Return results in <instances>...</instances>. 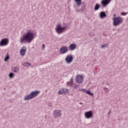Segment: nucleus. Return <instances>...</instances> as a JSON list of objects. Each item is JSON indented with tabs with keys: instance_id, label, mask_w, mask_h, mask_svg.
Returning <instances> with one entry per match:
<instances>
[{
	"instance_id": "nucleus-1",
	"label": "nucleus",
	"mask_w": 128,
	"mask_h": 128,
	"mask_svg": "<svg viewBox=\"0 0 128 128\" xmlns=\"http://www.w3.org/2000/svg\"><path fill=\"white\" fill-rule=\"evenodd\" d=\"M34 34L32 30H29L26 34H23L20 38V42L21 44H26V42L30 44L34 40Z\"/></svg>"
},
{
	"instance_id": "nucleus-2",
	"label": "nucleus",
	"mask_w": 128,
	"mask_h": 128,
	"mask_svg": "<svg viewBox=\"0 0 128 128\" xmlns=\"http://www.w3.org/2000/svg\"><path fill=\"white\" fill-rule=\"evenodd\" d=\"M113 20V24L114 26H120V24H122L124 22V20H122V18L120 16L114 17Z\"/></svg>"
},
{
	"instance_id": "nucleus-3",
	"label": "nucleus",
	"mask_w": 128,
	"mask_h": 128,
	"mask_svg": "<svg viewBox=\"0 0 128 128\" xmlns=\"http://www.w3.org/2000/svg\"><path fill=\"white\" fill-rule=\"evenodd\" d=\"M66 28V26L62 27L60 25L58 24L55 30L57 34H60L64 32Z\"/></svg>"
},
{
	"instance_id": "nucleus-4",
	"label": "nucleus",
	"mask_w": 128,
	"mask_h": 128,
	"mask_svg": "<svg viewBox=\"0 0 128 128\" xmlns=\"http://www.w3.org/2000/svg\"><path fill=\"white\" fill-rule=\"evenodd\" d=\"M74 60V56L72 54L67 55L65 58V60L66 64H70Z\"/></svg>"
},
{
	"instance_id": "nucleus-5",
	"label": "nucleus",
	"mask_w": 128,
	"mask_h": 128,
	"mask_svg": "<svg viewBox=\"0 0 128 128\" xmlns=\"http://www.w3.org/2000/svg\"><path fill=\"white\" fill-rule=\"evenodd\" d=\"M8 44V38H4L0 42V46H6Z\"/></svg>"
},
{
	"instance_id": "nucleus-6",
	"label": "nucleus",
	"mask_w": 128,
	"mask_h": 128,
	"mask_svg": "<svg viewBox=\"0 0 128 128\" xmlns=\"http://www.w3.org/2000/svg\"><path fill=\"white\" fill-rule=\"evenodd\" d=\"M53 114L54 118H60L62 116V111L60 110H55L53 112Z\"/></svg>"
},
{
	"instance_id": "nucleus-7",
	"label": "nucleus",
	"mask_w": 128,
	"mask_h": 128,
	"mask_svg": "<svg viewBox=\"0 0 128 128\" xmlns=\"http://www.w3.org/2000/svg\"><path fill=\"white\" fill-rule=\"evenodd\" d=\"M84 116L86 118H92V116H94V113H92V111L90 110L86 112L84 114Z\"/></svg>"
},
{
	"instance_id": "nucleus-8",
	"label": "nucleus",
	"mask_w": 128,
	"mask_h": 128,
	"mask_svg": "<svg viewBox=\"0 0 128 128\" xmlns=\"http://www.w3.org/2000/svg\"><path fill=\"white\" fill-rule=\"evenodd\" d=\"M76 80L77 84H82L84 82V76L82 75H78L76 78Z\"/></svg>"
},
{
	"instance_id": "nucleus-9",
	"label": "nucleus",
	"mask_w": 128,
	"mask_h": 128,
	"mask_svg": "<svg viewBox=\"0 0 128 128\" xmlns=\"http://www.w3.org/2000/svg\"><path fill=\"white\" fill-rule=\"evenodd\" d=\"M68 47L66 46H62L60 50V54H66V52H68Z\"/></svg>"
},
{
	"instance_id": "nucleus-10",
	"label": "nucleus",
	"mask_w": 128,
	"mask_h": 128,
	"mask_svg": "<svg viewBox=\"0 0 128 128\" xmlns=\"http://www.w3.org/2000/svg\"><path fill=\"white\" fill-rule=\"evenodd\" d=\"M30 94L32 98H36V96H38L39 94H40V91H39V90L32 91L30 92Z\"/></svg>"
},
{
	"instance_id": "nucleus-11",
	"label": "nucleus",
	"mask_w": 128,
	"mask_h": 128,
	"mask_svg": "<svg viewBox=\"0 0 128 128\" xmlns=\"http://www.w3.org/2000/svg\"><path fill=\"white\" fill-rule=\"evenodd\" d=\"M112 2V0H102L101 2V4L103 8H106V6Z\"/></svg>"
},
{
	"instance_id": "nucleus-12",
	"label": "nucleus",
	"mask_w": 128,
	"mask_h": 128,
	"mask_svg": "<svg viewBox=\"0 0 128 128\" xmlns=\"http://www.w3.org/2000/svg\"><path fill=\"white\" fill-rule=\"evenodd\" d=\"M68 89L62 88L58 92V94H68Z\"/></svg>"
},
{
	"instance_id": "nucleus-13",
	"label": "nucleus",
	"mask_w": 128,
	"mask_h": 128,
	"mask_svg": "<svg viewBox=\"0 0 128 128\" xmlns=\"http://www.w3.org/2000/svg\"><path fill=\"white\" fill-rule=\"evenodd\" d=\"M32 96L30 93L28 95L25 96L24 98V100H32Z\"/></svg>"
},
{
	"instance_id": "nucleus-14",
	"label": "nucleus",
	"mask_w": 128,
	"mask_h": 128,
	"mask_svg": "<svg viewBox=\"0 0 128 128\" xmlns=\"http://www.w3.org/2000/svg\"><path fill=\"white\" fill-rule=\"evenodd\" d=\"M26 47L24 46L20 51V54L21 56H24V54H26Z\"/></svg>"
},
{
	"instance_id": "nucleus-15",
	"label": "nucleus",
	"mask_w": 128,
	"mask_h": 128,
	"mask_svg": "<svg viewBox=\"0 0 128 128\" xmlns=\"http://www.w3.org/2000/svg\"><path fill=\"white\" fill-rule=\"evenodd\" d=\"M82 92H86L88 94H89V96H94V93H92V92H90V90H86V89L82 88Z\"/></svg>"
},
{
	"instance_id": "nucleus-16",
	"label": "nucleus",
	"mask_w": 128,
	"mask_h": 128,
	"mask_svg": "<svg viewBox=\"0 0 128 128\" xmlns=\"http://www.w3.org/2000/svg\"><path fill=\"white\" fill-rule=\"evenodd\" d=\"M69 48L70 50H74L76 48V44H70Z\"/></svg>"
},
{
	"instance_id": "nucleus-17",
	"label": "nucleus",
	"mask_w": 128,
	"mask_h": 128,
	"mask_svg": "<svg viewBox=\"0 0 128 128\" xmlns=\"http://www.w3.org/2000/svg\"><path fill=\"white\" fill-rule=\"evenodd\" d=\"M100 18H106V14L104 12H101L100 14Z\"/></svg>"
},
{
	"instance_id": "nucleus-18",
	"label": "nucleus",
	"mask_w": 128,
	"mask_h": 128,
	"mask_svg": "<svg viewBox=\"0 0 128 128\" xmlns=\"http://www.w3.org/2000/svg\"><path fill=\"white\" fill-rule=\"evenodd\" d=\"M75 2H76V4L78 6H82V0H75Z\"/></svg>"
},
{
	"instance_id": "nucleus-19",
	"label": "nucleus",
	"mask_w": 128,
	"mask_h": 128,
	"mask_svg": "<svg viewBox=\"0 0 128 128\" xmlns=\"http://www.w3.org/2000/svg\"><path fill=\"white\" fill-rule=\"evenodd\" d=\"M100 5L96 4L94 8V10H98L100 9Z\"/></svg>"
},
{
	"instance_id": "nucleus-20",
	"label": "nucleus",
	"mask_w": 128,
	"mask_h": 128,
	"mask_svg": "<svg viewBox=\"0 0 128 128\" xmlns=\"http://www.w3.org/2000/svg\"><path fill=\"white\" fill-rule=\"evenodd\" d=\"M73 82H72V79H71V80H70V82H67V86H72V84H73Z\"/></svg>"
},
{
	"instance_id": "nucleus-21",
	"label": "nucleus",
	"mask_w": 128,
	"mask_h": 128,
	"mask_svg": "<svg viewBox=\"0 0 128 128\" xmlns=\"http://www.w3.org/2000/svg\"><path fill=\"white\" fill-rule=\"evenodd\" d=\"M22 64V66H26V68H28V66H32L30 63L26 62L23 63Z\"/></svg>"
},
{
	"instance_id": "nucleus-22",
	"label": "nucleus",
	"mask_w": 128,
	"mask_h": 128,
	"mask_svg": "<svg viewBox=\"0 0 128 128\" xmlns=\"http://www.w3.org/2000/svg\"><path fill=\"white\" fill-rule=\"evenodd\" d=\"M20 70V69L16 66H14L13 68H12V72H18V71Z\"/></svg>"
},
{
	"instance_id": "nucleus-23",
	"label": "nucleus",
	"mask_w": 128,
	"mask_h": 128,
	"mask_svg": "<svg viewBox=\"0 0 128 128\" xmlns=\"http://www.w3.org/2000/svg\"><path fill=\"white\" fill-rule=\"evenodd\" d=\"M14 76V73L10 72L9 74V78H12Z\"/></svg>"
},
{
	"instance_id": "nucleus-24",
	"label": "nucleus",
	"mask_w": 128,
	"mask_h": 128,
	"mask_svg": "<svg viewBox=\"0 0 128 128\" xmlns=\"http://www.w3.org/2000/svg\"><path fill=\"white\" fill-rule=\"evenodd\" d=\"M8 60H10V56L7 55V56L5 57V58H4V62H8Z\"/></svg>"
},
{
	"instance_id": "nucleus-25",
	"label": "nucleus",
	"mask_w": 128,
	"mask_h": 128,
	"mask_svg": "<svg viewBox=\"0 0 128 128\" xmlns=\"http://www.w3.org/2000/svg\"><path fill=\"white\" fill-rule=\"evenodd\" d=\"M107 46H108V44H102L101 46V48H107Z\"/></svg>"
},
{
	"instance_id": "nucleus-26",
	"label": "nucleus",
	"mask_w": 128,
	"mask_h": 128,
	"mask_svg": "<svg viewBox=\"0 0 128 128\" xmlns=\"http://www.w3.org/2000/svg\"><path fill=\"white\" fill-rule=\"evenodd\" d=\"M128 12H122L120 14L121 16H126V14H128Z\"/></svg>"
},
{
	"instance_id": "nucleus-27",
	"label": "nucleus",
	"mask_w": 128,
	"mask_h": 128,
	"mask_svg": "<svg viewBox=\"0 0 128 128\" xmlns=\"http://www.w3.org/2000/svg\"><path fill=\"white\" fill-rule=\"evenodd\" d=\"M104 90H108V91H106V92H110V90H108V88H104Z\"/></svg>"
},
{
	"instance_id": "nucleus-28",
	"label": "nucleus",
	"mask_w": 128,
	"mask_h": 128,
	"mask_svg": "<svg viewBox=\"0 0 128 128\" xmlns=\"http://www.w3.org/2000/svg\"><path fill=\"white\" fill-rule=\"evenodd\" d=\"M78 88V85L75 84L74 86V88L76 89V88Z\"/></svg>"
},
{
	"instance_id": "nucleus-29",
	"label": "nucleus",
	"mask_w": 128,
	"mask_h": 128,
	"mask_svg": "<svg viewBox=\"0 0 128 128\" xmlns=\"http://www.w3.org/2000/svg\"><path fill=\"white\" fill-rule=\"evenodd\" d=\"M42 46L43 48H46V45H44V44H43L42 45Z\"/></svg>"
},
{
	"instance_id": "nucleus-30",
	"label": "nucleus",
	"mask_w": 128,
	"mask_h": 128,
	"mask_svg": "<svg viewBox=\"0 0 128 128\" xmlns=\"http://www.w3.org/2000/svg\"><path fill=\"white\" fill-rule=\"evenodd\" d=\"M79 104H82V102H80L79 103Z\"/></svg>"
},
{
	"instance_id": "nucleus-31",
	"label": "nucleus",
	"mask_w": 128,
	"mask_h": 128,
	"mask_svg": "<svg viewBox=\"0 0 128 128\" xmlns=\"http://www.w3.org/2000/svg\"><path fill=\"white\" fill-rule=\"evenodd\" d=\"M76 12H79V11H78V10H76Z\"/></svg>"
},
{
	"instance_id": "nucleus-32",
	"label": "nucleus",
	"mask_w": 128,
	"mask_h": 128,
	"mask_svg": "<svg viewBox=\"0 0 128 128\" xmlns=\"http://www.w3.org/2000/svg\"><path fill=\"white\" fill-rule=\"evenodd\" d=\"M106 84H107V86H108V83H107Z\"/></svg>"
},
{
	"instance_id": "nucleus-33",
	"label": "nucleus",
	"mask_w": 128,
	"mask_h": 128,
	"mask_svg": "<svg viewBox=\"0 0 128 128\" xmlns=\"http://www.w3.org/2000/svg\"><path fill=\"white\" fill-rule=\"evenodd\" d=\"M114 16H116V14H114Z\"/></svg>"
},
{
	"instance_id": "nucleus-34",
	"label": "nucleus",
	"mask_w": 128,
	"mask_h": 128,
	"mask_svg": "<svg viewBox=\"0 0 128 128\" xmlns=\"http://www.w3.org/2000/svg\"><path fill=\"white\" fill-rule=\"evenodd\" d=\"M106 92H108V90H106Z\"/></svg>"
},
{
	"instance_id": "nucleus-35",
	"label": "nucleus",
	"mask_w": 128,
	"mask_h": 128,
	"mask_svg": "<svg viewBox=\"0 0 128 128\" xmlns=\"http://www.w3.org/2000/svg\"><path fill=\"white\" fill-rule=\"evenodd\" d=\"M94 36V34H92V36Z\"/></svg>"
}]
</instances>
